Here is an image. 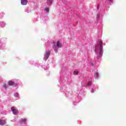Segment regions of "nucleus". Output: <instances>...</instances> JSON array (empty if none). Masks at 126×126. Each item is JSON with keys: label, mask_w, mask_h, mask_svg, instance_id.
Returning a JSON list of instances; mask_svg holds the SVG:
<instances>
[{"label": "nucleus", "mask_w": 126, "mask_h": 126, "mask_svg": "<svg viewBox=\"0 0 126 126\" xmlns=\"http://www.w3.org/2000/svg\"><path fill=\"white\" fill-rule=\"evenodd\" d=\"M95 53L96 54L97 59H100L103 55V42L101 40H98L96 45L94 47Z\"/></svg>", "instance_id": "obj_1"}, {"label": "nucleus", "mask_w": 126, "mask_h": 126, "mask_svg": "<svg viewBox=\"0 0 126 126\" xmlns=\"http://www.w3.org/2000/svg\"><path fill=\"white\" fill-rule=\"evenodd\" d=\"M91 84H92V79L91 78L85 80L81 82V85L83 87H88Z\"/></svg>", "instance_id": "obj_2"}, {"label": "nucleus", "mask_w": 126, "mask_h": 126, "mask_svg": "<svg viewBox=\"0 0 126 126\" xmlns=\"http://www.w3.org/2000/svg\"><path fill=\"white\" fill-rule=\"evenodd\" d=\"M62 47H63V44H62V42L60 41H57L53 43V47L55 52L56 53H58L59 48H62Z\"/></svg>", "instance_id": "obj_3"}, {"label": "nucleus", "mask_w": 126, "mask_h": 126, "mask_svg": "<svg viewBox=\"0 0 126 126\" xmlns=\"http://www.w3.org/2000/svg\"><path fill=\"white\" fill-rule=\"evenodd\" d=\"M50 55H51V50H47L44 55V61H47L48 59H49V57H50Z\"/></svg>", "instance_id": "obj_4"}, {"label": "nucleus", "mask_w": 126, "mask_h": 126, "mask_svg": "<svg viewBox=\"0 0 126 126\" xmlns=\"http://www.w3.org/2000/svg\"><path fill=\"white\" fill-rule=\"evenodd\" d=\"M6 124V119L1 118L0 119V126H4Z\"/></svg>", "instance_id": "obj_5"}, {"label": "nucleus", "mask_w": 126, "mask_h": 126, "mask_svg": "<svg viewBox=\"0 0 126 126\" xmlns=\"http://www.w3.org/2000/svg\"><path fill=\"white\" fill-rule=\"evenodd\" d=\"M11 111L14 115H17L18 114V110H17L16 107H12L11 108Z\"/></svg>", "instance_id": "obj_6"}, {"label": "nucleus", "mask_w": 126, "mask_h": 126, "mask_svg": "<svg viewBox=\"0 0 126 126\" xmlns=\"http://www.w3.org/2000/svg\"><path fill=\"white\" fill-rule=\"evenodd\" d=\"M28 1L27 0H21V3L22 5H26Z\"/></svg>", "instance_id": "obj_7"}, {"label": "nucleus", "mask_w": 126, "mask_h": 126, "mask_svg": "<svg viewBox=\"0 0 126 126\" xmlns=\"http://www.w3.org/2000/svg\"><path fill=\"white\" fill-rule=\"evenodd\" d=\"M97 88H98L97 86H96L95 85H93V88H92L91 93H94V91L96 90V89H97Z\"/></svg>", "instance_id": "obj_8"}, {"label": "nucleus", "mask_w": 126, "mask_h": 126, "mask_svg": "<svg viewBox=\"0 0 126 126\" xmlns=\"http://www.w3.org/2000/svg\"><path fill=\"white\" fill-rule=\"evenodd\" d=\"M94 75L95 78H96V79L99 78V72H98V71H96L95 72H94Z\"/></svg>", "instance_id": "obj_9"}, {"label": "nucleus", "mask_w": 126, "mask_h": 126, "mask_svg": "<svg viewBox=\"0 0 126 126\" xmlns=\"http://www.w3.org/2000/svg\"><path fill=\"white\" fill-rule=\"evenodd\" d=\"M43 10H44L45 13H49L50 8L48 7H46L45 8H44Z\"/></svg>", "instance_id": "obj_10"}, {"label": "nucleus", "mask_w": 126, "mask_h": 126, "mask_svg": "<svg viewBox=\"0 0 126 126\" xmlns=\"http://www.w3.org/2000/svg\"><path fill=\"white\" fill-rule=\"evenodd\" d=\"M48 5H51L53 3V0H46Z\"/></svg>", "instance_id": "obj_11"}, {"label": "nucleus", "mask_w": 126, "mask_h": 126, "mask_svg": "<svg viewBox=\"0 0 126 126\" xmlns=\"http://www.w3.org/2000/svg\"><path fill=\"white\" fill-rule=\"evenodd\" d=\"M8 84H9V85H10V86L13 85V84H14V82H13L11 80L9 81Z\"/></svg>", "instance_id": "obj_12"}, {"label": "nucleus", "mask_w": 126, "mask_h": 126, "mask_svg": "<svg viewBox=\"0 0 126 126\" xmlns=\"http://www.w3.org/2000/svg\"><path fill=\"white\" fill-rule=\"evenodd\" d=\"M27 120L26 119H21L22 124H25L26 123Z\"/></svg>", "instance_id": "obj_13"}, {"label": "nucleus", "mask_w": 126, "mask_h": 126, "mask_svg": "<svg viewBox=\"0 0 126 126\" xmlns=\"http://www.w3.org/2000/svg\"><path fill=\"white\" fill-rule=\"evenodd\" d=\"M14 96H15L16 98H18V97L19 96V94H18V93H15L14 94Z\"/></svg>", "instance_id": "obj_14"}, {"label": "nucleus", "mask_w": 126, "mask_h": 126, "mask_svg": "<svg viewBox=\"0 0 126 126\" xmlns=\"http://www.w3.org/2000/svg\"><path fill=\"white\" fill-rule=\"evenodd\" d=\"M73 74L74 75H77V74H78V71L77 70L74 71Z\"/></svg>", "instance_id": "obj_15"}, {"label": "nucleus", "mask_w": 126, "mask_h": 126, "mask_svg": "<svg viewBox=\"0 0 126 126\" xmlns=\"http://www.w3.org/2000/svg\"><path fill=\"white\" fill-rule=\"evenodd\" d=\"M97 19H99L100 18V14L98 13L96 16Z\"/></svg>", "instance_id": "obj_16"}, {"label": "nucleus", "mask_w": 126, "mask_h": 126, "mask_svg": "<svg viewBox=\"0 0 126 126\" xmlns=\"http://www.w3.org/2000/svg\"><path fill=\"white\" fill-rule=\"evenodd\" d=\"M109 2H111V3H113V0H108Z\"/></svg>", "instance_id": "obj_17"}, {"label": "nucleus", "mask_w": 126, "mask_h": 126, "mask_svg": "<svg viewBox=\"0 0 126 126\" xmlns=\"http://www.w3.org/2000/svg\"><path fill=\"white\" fill-rule=\"evenodd\" d=\"M99 6H97V9H99Z\"/></svg>", "instance_id": "obj_18"}, {"label": "nucleus", "mask_w": 126, "mask_h": 126, "mask_svg": "<svg viewBox=\"0 0 126 126\" xmlns=\"http://www.w3.org/2000/svg\"><path fill=\"white\" fill-rule=\"evenodd\" d=\"M27 12H28V13H29V11H28Z\"/></svg>", "instance_id": "obj_19"}]
</instances>
